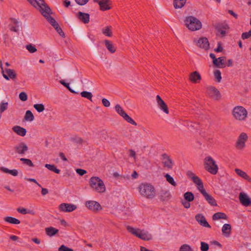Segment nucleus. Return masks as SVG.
<instances>
[{"instance_id":"1","label":"nucleus","mask_w":251,"mask_h":251,"mask_svg":"<svg viewBox=\"0 0 251 251\" xmlns=\"http://www.w3.org/2000/svg\"><path fill=\"white\" fill-rule=\"evenodd\" d=\"M140 194L148 199H152L155 196L154 187L149 183H142L139 186Z\"/></svg>"},{"instance_id":"2","label":"nucleus","mask_w":251,"mask_h":251,"mask_svg":"<svg viewBox=\"0 0 251 251\" xmlns=\"http://www.w3.org/2000/svg\"><path fill=\"white\" fill-rule=\"evenodd\" d=\"M127 230L138 238L144 241H150L152 239V235L148 231L139 228H135L133 227L127 226Z\"/></svg>"},{"instance_id":"3","label":"nucleus","mask_w":251,"mask_h":251,"mask_svg":"<svg viewBox=\"0 0 251 251\" xmlns=\"http://www.w3.org/2000/svg\"><path fill=\"white\" fill-rule=\"evenodd\" d=\"M89 185L93 190L101 193L105 191L106 188L103 181L99 177L93 176L90 178Z\"/></svg>"},{"instance_id":"4","label":"nucleus","mask_w":251,"mask_h":251,"mask_svg":"<svg viewBox=\"0 0 251 251\" xmlns=\"http://www.w3.org/2000/svg\"><path fill=\"white\" fill-rule=\"evenodd\" d=\"M185 25L191 31H196L201 28V22L197 18L190 16L187 17L185 20Z\"/></svg>"},{"instance_id":"5","label":"nucleus","mask_w":251,"mask_h":251,"mask_svg":"<svg viewBox=\"0 0 251 251\" xmlns=\"http://www.w3.org/2000/svg\"><path fill=\"white\" fill-rule=\"evenodd\" d=\"M204 166L205 169L211 174L215 175L218 172V167L211 156H207L204 158Z\"/></svg>"},{"instance_id":"6","label":"nucleus","mask_w":251,"mask_h":251,"mask_svg":"<svg viewBox=\"0 0 251 251\" xmlns=\"http://www.w3.org/2000/svg\"><path fill=\"white\" fill-rule=\"evenodd\" d=\"M248 112L246 109L241 106H236L233 110V115L234 118L238 120H244L247 116Z\"/></svg>"},{"instance_id":"7","label":"nucleus","mask_w":251,"mask_h":251,"mask_svg":"<svg viewBox=\"0 0 251 251\" xmlns=\"http://www.w3.org/2000/svg\"><path fill=\"white\" fill-rule=\"evenodd\" d=\"M33 6L36 8H39L40 9L42 14L45 18L47 16H50L51 10L50 8L45 3L44 0H37V4Z\"/></svg>"},{"instance_id":"8","label":"nucleus","mask_w":251,"mask_h":251,"mask_svg":"<svg viewBox=\"0 0 251 251\" xmlns=\"http://www.w3.org/2000/svg\"><path fill=\"white\" fill-rule=\"evenodd\" d=\"M248 139V136L247 133L242 132L239 136L236 143L235 147L240 150H243L246 146V142Z\"/></svg>"},{"instance_id":"9","label":"nucleus","mask_w":251,"mask_h":251,"mask_svg":"<svg viewBox=\"0 0 251 251\" xmlns=\"http://www.w3.org/2000/svg\"><path fill=\"white\" fill-rule=\"evenodd\" d=\"M115 109L117 112L127 123L134 126L137 125L136 123L123 110L119 105L117 104L115 106Z\"/></svg>"},{"instance_id":"10","label":"nucleus","mask_w":251,"mask_h":251,"mask_svg":"<svg viewBox=\"0 0 251 251\" xmlns=\"http://www.w3.org/2000/svg\"><path fill=\"white\" fill-rule=\"evenodd\" d=\"M206 89L207 93L210 97L216 100L220 99L221 97L220 92L216 87L210 86Z\"/></svg>"},{"instance_id":"11","label":"nucleus","mask_w":251,"mask_h":251,"mask_svg":"<svg viewBox=\"0 0 251 251\" xmlns=\"http://www.w3.org/2000/svg\"><path fill=\"white\" fill-rule=\"evenodd\" d=\"M85 206L90 210L97 212L102 209L100 204L94 201H88L85 202Z\"/></svg>"},{"instance_id":"12","label":"nucleus","mask_w":251,"mask_h":251,"mask_svg":"<svg viewBox=\"0 0 251 251\" xmlns=\"http://www.w3.org/2000/svg\"><path fill=\"white\" fill-rule=\"evenodd\" d=\"M162 163L164 168L168 169H172L174 166V163L172 159L166 153L162 155Z\"/></svg>"},{"instance_id":"13","label":"nucleus","mask_w":251,"mask_h":251,"mask_svg":"<svg viewBox=\"0 0 251 251\" xmlns=\"http://www.w3.org/2000/svg\"><path fill=\"white\" fill-rule=\"evenodd\" d=\"M239 199L241 203L245 206H251V199L244 192H241L239 195Z\"/></svg>"},{"instance_id":"14","label":"nucleus","mask_w":251,"mask_h":251,"mask_svg":"<svg viewBox=\"0 0 251 251\" xmlns=\"http://www.w3.org/2000/svg\"><path fill=\"white\" fill-rule=\"evenodd\" d=\"M194 42L200 48L207 50L209 48V42L206 37H201L198 40L194 39Z\"/></svg>"},{"instance_id":"15","label":"nucleus","mask_w":251,"mask_h":251,"mask_svg":"<svg viewBox=\"0 0 251 251\" xmlns=\"http://www.w3.org/2000/svg\"><path fill=\"white\" fill-rule=\"evenodd\" d=\"M28 149V147L24 142H21L14 147L15 152L21 155L25 154Z\"/></svg>"},{"instance_id":"16","label":"nucleus","mask_w":251,"mask_h":251,"mask_svg":"<svg viewBox=\"0 0 251 251\" xmlns=\"http://www.w3.org/2000/svg\"><path fill=\"white\" fill-rule=\"evenodd\" d=\"M76 209V206L72 204L63 203L59 205L60 211L65 212H71Z\"/></svg>"},{"instance_id":"17","label":"nucleus","mask_w":251,"mask_h":251,"mask_svg":"<svg viewBox=\"0 0 251 251\" xmlns=\"http://www.w3.org/2000/svg\"><path fill=\"white\" fill-rule=\"evenodd\" d=\"M216 29L220 33L222 37H224L228 29V25L226 23H219L216 25Z\"/></svg>"},{"instance_id":"18","label":"nucleus","mask_w":251,"mask_h":251,"mask_svg":"<svg viewBox=\"0 0 251 251\" xmlns=\"http://www.w3.org/2000/svg\"><path fill=\"white\" fill-rule=\"evenodd\" d=\"M156 99L157 105L159 108L166 114H169V109L168 106L164 100L161 99V98L159 95H157Z\"/></svg>"},{"instance_id":"19","label":"nucleus","mask_w":251,"mask_h":251,"mask_svg":"<svg viewBox=\"0 0 251 251\" xmlns=\"http://www.w3.org/2000/svg\"><path fill=\"white\" fill-rule=\"evenodd\" d=\"M195 219L201 226L205 227L211 228L210 225L207 222L205 218L201 214H198L195 216Z\"/></svg>"},{"instance_id":"20","label":"nucleus","mask_w":251,"mask_h":251,"mask_svg":"<svg viewBox=\"0 0 251 251\" xmlns=\"http://www.w3.org/2000/svg\"><path fill=\"white\" fill-rule=\"evenodd\" d=\"M201 193L203 196L205 200L209 204L213 206H217V204L216 200L212 196L208 194L206 192L205 190H202Z\"/></svg>"},{"instance_id":"21","label":"nucleus","mask_w":251,"mask_h":251,"mask_svg":"<svg viewBox=\"0 0 251 251\" xmlns=\"http://www.w3.org/2000/svg\"><path fill=\"white\" fill-rule=\"evenodd\" d=\"M210 57L213 59V63L215 66L219 68L223 67V66L224 65L223 62L224 60V57H220L218 58H216L215 55L212 53L210 54Z\"/></svg>"},{"instance_id":"22","label":"nucleus","mask_w":251,"mask_h":251,"mask_svg":"<svg viewBox=\"0 0 251 251\" xmlns=\"http://www.w3.org/2000/svg\"><path fill=\"white\" fill-rule=\"evenodd\" d=\"M160 199L162 201H168L171 198V194L168 190H162L159 194Z\"/></svg>"},{"instance_id":"23","label":"nucleus","mask_w":251,"mask_h":251,"mask_svg":"<svg viewBox=\"0 0 251 251\" xmlns=\"http://www.w3.org/2000/svg\"><path fill=\"white\" fill-rule=\"evenodd\" d=\"M4 72L2 73L3 77L7 80L9 78L14 79L16 77V74L13 70L10 69H5Z\"/></svg>"},{"instance_id":"24","label":"nucleus","mask_w":251,"mask_h":251,"mask_svg":"<svg viewBox=\"0 0 251 251\" xmlns=\"http://www.w3.org/2000/svg\"><path fill=\"white\" fill-rule=\"evenodd\" d=\"M201 76L199 72L195 71L190 75L189 79L193 83H197L201 79Z\"/></svg>"},{"instance_id":"25","label":"nucleus","mask_w":251,"mask_h":251,"mask_svg":"<svg viewBox=\"0 0 251 251\" xmlns=\"http://www.w3.org/2000/svg\"><path fill=\"white\" fill-rule=\"evenodd\" d=\"M77 18L84 24H87L89 22L90 16L88 13L78 12L77 13Z\"/></svg>"},{"instance_id":"26","label":"nucleus","mask_w":251,"mask_h":251,"mask_svg":"<svg viewBox=\"0 0 251 251\" xmlns=\"http://www.w3.org/2000/svg\"><path fill=\"white\" fill-rule=\"evenodd\" d=\"M231 227L230 224H225L223 225L222 231L225 237H229L231 233Z\"/></svg>"},{"instance_id":"27","label":"nucleus","mask_w":251,"mask_h":251,"mask_svg":"<svg viewBox=\"0 0 251 251\" xmlns=\"http://www.w3.org/2000/svg\"><path fill=\"white\" fill-rule=\"evenodd\" d=\"M192 181L196 185L197 189L200 192H201L202 190H205L203 187V184L202 180L198 176L194 178Z\"/></svg>"},{"instance_id":"28","label":"nucleus","mask_w":251,"mask_h":251,"mask_svg":"<svg viewBox=\"0 0 251 251\" xmlns=\"http://www.w3.org/2000/svg\"><path fill=\"white\" fill-rule=\"evenodd\" d=\"M95 2H98L100 6V9L104 11L110 9L108 4V0H93Z\"/></svg>"},{"instance_id":"29","label":"nucleus","mask_w":251,"mask_h":251,"mask_svg":"<svg viewBox=\"0 0 251 251\" xmlns=\"http://www.w3.org/2000/svg\"><path fill=\"white\" fill-rule=\"evenodd\" d=\"M12 129L18 135L21 136H24L25 135L26 133V131L25 128L18 126H14L12 128Z\"/></svg>"},{"instance_id":"30","label":"nucleus","mask_w":251,"mask_h":251,"mask_svg":"<svg viewBox=\"0 0 251 251\" xmlns=\"http://www.w3.org/2000/svg\"><path fill=\"white\" fill-rule=\"evenodd\" d=\"M235 172L238 176H239L241 177L244 178L249 182H251V178L247 175V174L246 172L242 171L239 169H235Z\"/></svg>"},{"instance_id":"31","label":"nucleus","mask_w":251,"mask_h":251,"mask_svg":"<svg viewBox=\"0 0 251 251\" xmlns=\"http://www.w3.org/2000/svg\"><path fill=\"white\" fill-rule=\"evenodd\" d=\"M3 220L6 223L14 225H19L21 223L19 220L11 216L4 217Z\"/></svg>"},{"instance_id":"32","label":"nucleus","mask_w":251,"mask_h":251,"mask_svg":"<svg viewBox=\"0 0 251 251\" xmlns=\"http://www.w3.org/2000/svg\"><path fill=\"white\" fill-rule=\"evenodd\" d=\"M46 233L49 236H52L58 232V230L53 227H49L45 228Z\"/></svg>"},{"instance_id":"33","label":"nucleus","mask_w":251,"mask_h":251,"mask_svg":"<svg viewBox=\"0 0 251 251\" xmlns=\"http://www.w3.org/2000/svg\"><path fill=\"white\" fill-rule=\"evenodd\" d=\"M213 220L216 221L219 219H227V216L226 214L222 212H217L212 216Z\"/></svg>"},{"instance_id":"34","label":"nucleus","mask_w":251,"mask_h":251,"mask_svg":"<svg viewBox=\"0 0 251 251\" xmlns=\"http://www.w3.org/2000/svg\"><path fill=\"white\" fill-rule=\"evenodd\" d=\"M187 0H174V6L176 9L181 8L184 6Z\"/></svg>"},{"instance_id":"35","label":"nucleus","mask_w":251,"mask_h":251,"mask_svg":"<svg viewBox=\"0 0 251 251\" xmlns=\"http://www.w3.org/2000/svg\"><path fill=\"white\" fill-rule=\"evenodd\" d=\"M184 199L188 202L192 201L194 200V196L191 192H187L184 194Z\"/></svg>"},{"instance_id":"36","label":"nucleus","mask_w":251,"mask_h":251,"mask_svg":"<svg viewBox=\"0 0 251 251\" xmlns=\"http://www.w3.org/2000/svg\"><path fill=\"white\" fill-rule=\"evenodd\" d=\"M45 166L49 170L52 171L56 174H59L60 172V170L57 169L54 165L46 164Z\"/></svg>"},{"instance_id":"37","label":"nucleus","mask_w":251,"mask_h":251,"mask_svg":"<svg viewBox=\"0 0 251 251\" xmlns=\"http://www.w3.org/2000/svg\"><path fill=\"white\" fill-rule=\"evenodd\" d=\"M25 119L26 121H32L34 120V117L32 114V113L30 110H27L25 112Z\"/></svg>"},{"instance_id":"38","label":"nucleus","mask_w":251,"mask_h":251,"mask_svg":"<svg viewBox=\"0 0 251 251\" xmlns=\"http://www.w3.org/2000/svg\"><path fill=\"white\" fill-rule=\"evenodd\" d=\"M165 177L166 179V180L172 185L173 186H176V183L174 180L173 177H172L170 175L168 174H167L165 175Z\"/></svg>"},{"instance_id":"39","label":"nucleus","mask_w":251,"mask_h":251,"mask_svg":"<svg viewBox=\"0 0 251 251\" xmlns=\"http://www.w3.org/2000/svg\"><path fill=\"white\" fill-rule=\"evenodd\" d=\"M80 95L81 97L86 98L88 100L92 101V98L93 97L92 93L87 91H82L81 92Z\"/></svg>"},{"instance_id":"40","label":"nucleus","mask_w":251,"mask_h":251,"mask_svg":"<svg viewBox=\"0 0 251 251\" xmlns=\"http://www.w3.org/2000/svg\"><path fill=\"white\" fill-rule=\"evenodd\" d=\"M8 102H2L0 104V119L1 118V114L7 109Z\"/></svg>"},{"instance_id":"41","label":"nucleus","mask_w":251,"mask_h":251,"mask_svg":"<svg viewBox=\"0 0 251 251\" xmlns=\"http://www.w3.org/2000/svg\"><path fill=\"white\" fill-rule=\"evenodd\" d=\"M59 82L62 84L64 86H65V87H66L71 93H74V94H78L77 92L75 91L74 90H73L70 87V85H69V83H66L64 81V80H60L59 81Z\"/></svg>"},{"instance_id":"42","label":"nucleus","mask_w":251,"mask_h":251,"mask_svg":"<svg viewBox=\"0 0 251 251\" xmlns=\"http://www.w3.org/2000/svg\"><path fill=\"white\" fill-rule=\"evenodd\" d=\"M46 18L53 27H55V25H58V23L56 22L55 19L50 15L47 16V17H46Z\"/></svg>"},{"instance_id":"43","label":"nucleus","mask_w":251,"mask_h":251,"mask_svg":"<svg viewBox=\"0 0 251 251\" xmlns=\"http://www.w3.org/2000/svg\"><path fill=\"white\" fill-rule=\"evenodd\" d=\"M17 210L19 213H21L22 214H26L27 213L30 214H34L32 210H28L27 211V209L25 208H17Z\"/></svg>"},{"instance_id":"44","label":"nucleus","mask_w":251,"mask_h":251,"mask_svg":"<svg viewBox=\"0 0 251 251\" xmlns=\"http://www.w3.org/2000/svg\"><path fill=\"white\" fill-rule=\"evenodd\" d=\"M215 79L218 82H220L222 79L221 73L220 70H217L214 73Z\"/></svg>"},{"instance_id":"45","label":"nucleus","mask_w":251,"mask_h":251,"mask_svg":"<svg viewBox=\"0 0 251 251\" xmlns=\"http://www.w3.org/2000/svg\"><path fill=\"white\" fill-rule=\"evenodd\" d=\"M33 107L38 112H42L45 110V106L43 104H35Z\"/></svg>"},{"instance_id":"46","label":"nucleus","mask_w":251,"mask_h":251,"mask_svg":"<svg viewBox=\"0 0 251 251\" xmlns=\"http://www.w3.org/2000/svg\"><path fill=\"white\" fill-rule=\"evenodd\" d=\"M179 251H194L191 247L187 244L182 245L179 248Z\"/></svg>"},{"instance_id":"47","label":"nucleus","mask_w":251,"mask_h":251,"mask_svg":"<svg viewBox=\"0 0 251 251\" xmlns=\"http://www.w3.org/2000/svg\"><path fill=\"white\" fill-rule=\"evenodd\" d=\"M70 140L71 141L76 144H82L83 142V140L81 139V138L77 136H75L71 137Z\"/></svg>"},{"instance_id":"48","label":"nucleus","mask_w":251,"mask_h":251,"mask_svg":"<svg viewBox=\"0 0 251 251\" xmlns=\"http://www.w3.org/2000/svg\"><path fill=\"white\" fill-rule=\"evenodd\" d=\"M20 160L21 161H22L24 164H26L28 166H30V167H33L34 166V164H33L32 161L30 159H29L21 158L20 159Z\"/></svg>"},{"instance_id":"49","label":"nucleus","mask_w":251,"mask_h":251,"mask_svg":"<svg viewBox=\"0 0 251 251\" xmlns=\"http://www.w3.org/2000/svg\"><path fill=\"white\" fill-rule=\"evenodd\" d=\"M26 49L30 53H34L37 51L35 47L31 44H29L26 46Z\"/></svg>"},{"instance_id":"50","label":"nucleus","mask_w":251,"mask_h":251,"mask_svg":"<svg viewBox=\"0 0 251 251\" xmlns=\"http://www.w3.org/2000/svg\"><path fill=\"white\" fill-rule=\"evenodd\" d=\"M201 251H207L209 249V245L208 244L201 242Z\"/></svg>"},{"instance_id":"51","label":"nucleus","mask_w":251,"mask_h":251,"mask_svg":"<svg viewBox=\"0 0 251 251\" xmlns=\"http://www.w3.org/2000/svg\"><path fill=\"white\" fill-rule=\"evenodd\" d=\"M53 27L55 29L56 31L61 36L63 37H65V34L58 24V25H55V26Z\"/></svg>"},{"instance_id":"52","label":"nucleus","mask_w":251,"mask_h":251,"mask_svg":"<svg viewBox=\"0 0 251 251\" xmlns=\"http://www.w3.org/2000/svg\"><path fill=\"white\" fill-rule=\"evenodd\" d=\"M19 98L22 101H25L27 100V95L25 92H22L19 94Z\"/></svg>"},{"instance_id":"53","label":"nucleus","mask_w":251,"mask_h":251,"mask_svg":"<svg viewBox=\"0 0 251 251\" xmlns=\"http://www.w3.org/2000/svg\"><path fill=\"white\" fill-rule=\"evenodd\" d=\"M251 36V30L248 32H244L242 34L241 37L243 40L249 38Z\"/></svg>"},{"instance_id":"54","label":"nucleus","mask_w":251,"mask_h":251,"mask_svg":"<svg viewBox=\"0 0 251 251\" xmlns=\"http://www.w3.org/2000/svg\"><path fill=\"white\" fill-rule=\"evenodd\" d=\"M128 152L129 153V156L131 157H133L134 158V161H136V152L132 149L129 150Z\"/></svg>"},{"instance_id":"55","label":"nucleus","mask_w":251,"mask_h":251,"mask_svg":"<svg viewBox=\"0 0 251 251\" xmlns=\"http://www.w3.org/2000/svg\"><path fill=\"white\" fill-rule=\"evenodd\" d=\"M102 32L103 34L106 35L107 36H110V27L107 26L105 28H103L102 30Z\"/></svg>"},{"instance_id":"56","label":"nucleus","mask_w":251,"mask_h":251,"mask_svg":"<svg viewBox=\"0 0 251 251\" xmlns=\"http://www.w3.org/2000/svg\"><path fill=\"white\" fill-rule=\"evenodd\" d=\"M76 3L80 5H84L86 4L89 0H75Z\"/></svg>"},{"instance_id":"57","label":"nucleus","mask_w":251,"mask_h":251,"mask_svg":"<svg viewBox=\"0 0 251 251\" xmlns=\"http://www.w3.org/2000/svg\"><path fill=\"white\" fill-rule=\"evenodd\" d=\"M76 172L78 175H79L81 176L84 175L86 173V171L85 170L81 169H77L76 170Z\"/></svg>"},{"instance_id":"58","label":"nucleus","mask_w":251,"mask_h":251,"mask_svg":"<svg viewBox=\"0 0 251 251\" xmlns=\"http://www.w3.org/2000/svg\"><path fill=\"white\" fill-rule=\"evenodd\" d=\"M187 175L192 180L197 176L191 171H188L187 173Z\"/></svg>"},{"instance_id":"59","label":"nucleus","mask_w":251,"mask_h":251,"mask_svg":"<svg viewBox=\"0 0 251 251\" xmlns=\"http://www.w3.org/2000/svg\"><path fill=\"white\" fill-rule=\"evenodd\" d=\"M223 48L221 46V44L220 42L218 43V47L217 49H215L214 50L215 51L219 52H222L223 51Z\"/></svg>"},{"instance_id":"60","label":"nucleus","mask_w":251,"mask_h":251,"mask_svg":"<svg viewBox=\"0 0 251 251\" xmlns=\"http://www.w3.org/2000/svg\"><path fill=\"white\" fill-rule=\"evenodd\" d=\"M102 102L103 105L106 107H108L110 105V102L106 99H103L102 100Z\"/></svg>"},{"instance_id":"61","label":"nucleus","mask_w":251,"mask_h":251,"mask_svg":"<svg viewBox=\"0 0 251 251\" xmlns=\"http://www.w3.org/2000/svg\"><path fill=\"white\" fill-rule=\"evenodd\" d=\"M182 204L186 208H189L190 207V203L188 201H182Z\"/></svg>"},{"instance_id":"62","label":"nucleus","mask_w":251,"mask_h":251,"mask_svg":"<svg viewBox=\"0 0 251 251\" xmlns=\"http://www.w3.org/2000/svg\"><path fill=\"white\" fill-rule=\"evenodd\" d=\"M113 176L116 177V178H117L118 179H122V178H125L124 176H121L120 174H119L118 173H114L113 175Z\"/></svg>"},{"instance_id":"63","label":"nucleus","mask_w":251,"mask_h":251,"mask_svg":"<svg viewBox=\"0 0 251 251\" xmlns=\"http://www.w3.org/2000/svg\"><path fill=\"white\" fill-rule=\"evenodd\" d=\"M9 174L13 176H17L18 175V171L16 169L10 170Z\"/></svg>"},{"instance_id":"64","label":"nucleus","mask_w":251,"mask_h":251,"mask_svg":"<svg viewBox=\"0 0 251 251\" xmlns=\"http://www.w3.org/2000/svg\"><path fill=\"white\" fill-rule=\"evenodd\" d=\"M67 247L63 245H61L59 247L58 251H67Z\"/></svg>"}]
</instances>
